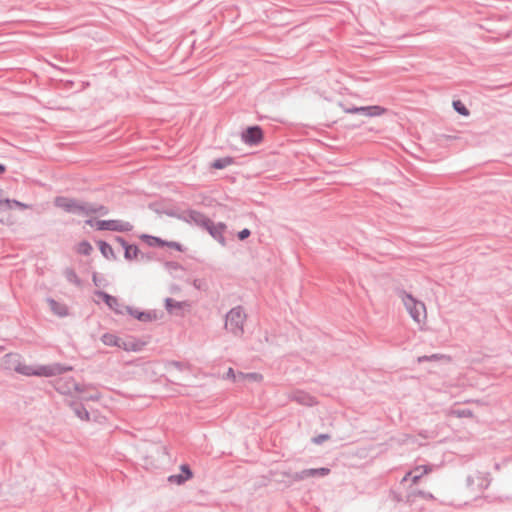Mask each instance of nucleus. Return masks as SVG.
Listing matches in <instances>:
<instances>
[{
	"label": "nucleus",
	"instance_id": "nucleus-11",
	"mask_svg": "<svg viewBox=\"0 0 512 512\" xmlns=\"http://www.w3.org/2000/svg\"><path fill=\"white\" fill-rule=\"evenodd\" d=\"M127 313L141 322H152L157 319L154 311H139L132 307H127Z\"/></svg>",
	"mask_w": 512,
	"mask_h": 512
},
{
	"label": "nucleus",
	"instance_id": "nucleus-29",
	"mask_svg": "<svg viewBox=\"0 0 512 512\" xmlns=\"http://www.w3.org/2000/svg\"><path fill=\"white\" fill-rule=\"evenodd\" d=\"M15 370L18 373L26 375V376H32V375L36 376V368H33L31 366H28V365H18L15 368Z\"/></svg>",
	"mask_w": 512,
	"mask_h": 512
},
{
	"label": "nucleus",
	"instance_id": "nucleus-34",
	"mask_svg": "<svg viewBox=\"0 0 512 512\" xmlns=\"http://www.w3.org/2000/svg\"><path fill=\"white\" fill-rule=\"evenodd\" d=\"M164 246H168L170 248H173L177 251H182V245L175 241H165Z\"/></svg>",
	"mask_w": 512,
	"mask_h": 512
},
{
	"label": "nucleus",
	"instance_id": "nucleus-46",
	"mask_svg": "<svg viewBox=\"0 0 512 512\" xmlns=\"http://www.w3.org/2000/svg\"><path fill=\"white\" fill-rule=\"evenodd\" d=\"M430 357V360H435V359H438V355L437 354H433Z\"/></svg>",
	"mask_w": 512,
	"mask_h": 512
},
{
	"label": "nucleus",
	"instance_id": "nucleus-27",
	"mask_svg": "<svg viewBox=\"0 0 512 512\" xmlns=\"http://www.w3.org/2000/svg\"><path fill=\"white\" fill-rule=\"evenodd\" d=\"M450 415L457 418H471L473 417V412L469 409H452Z\"/></svg>",
	"mask_w": 512,
	"mask_h": 512
},
{
	"label": "nucleus",
	"instance_id": "nucleus-41",
	"mask_svg": "<svg viewBox=\"0 0 512 512\" xmlns=\"http://www.w3.org/2000/svg\"><path fill=\"white\" fill-rule=\"evenodd\" d=\"M412 474H413V470L411 469L410 471H408V472L404 475V477H403V478H402V480H401V483H404V482H406V481H408V480H411V481H412Z\"/></svg>",
	"mask_w": 512,
	"mask_h": 512
},
{
	"label": "nucleus",
	"instance_id": "nucleus-30",
	"mask_svg": "<svg viewBox=\"0 0 512 512\" xmlns=\"http://www.w3.org/2000/svg\"><path fill=\"white\" fill-rule=\"evenodd\" d=\"M453 108L460 115H463V116L469 115V110L466 108V106L460 100L453 101Z\"/></svg>",
	"mask_w": 512,
	"mask_h": 512
},
{
	"label": "nucleus",
	"instance_id": "nucleus-18",
	"mask_svg": "<svg viewBox=\"0 0 512 512\" xmlns=\"http://www.w3.org/2000/svg\"><path fill=\"white\" fill-rule=\"evenodd\" d=\"M102 342L107 346L123 347L124 342L114 334L106 333L101 338Z\"/></svg>",
	"mask_w": 512,
	"mask_h": 512
},
{
	"label": "nucleus",
	"instance_id": "nucleus-38",
	"mask_svg": "<svg viewBox=\"0 0 512 512\" xmlns=\"http://www.w3.org/2000/svg\"><path fill=\"white\" fill-rule=\"evenodd\" d=\"M251 232L249 229L245 228L243 230H241L239 233H238V238L240 240H244L246 238H248L250 236Z\"/></svg>",
	"mask_w": 512,
	"mask_h": 512
},
{
	"label": "nucleus",
	"instance_id": "nucleus-37",
	"mask_svg": "<svg viewBox=\"0 0 512 512\" xmlns=\"http://www.w3.org/2000/svg\"><path fill=\"white\" fill-rule=\"evenodd\" d=\"M327 439H329V436L327 434H320L317 437L313 438V442L315 444H321Z\"/></svg>",
	"mask_w": 512,
	"mask_h": 512
},
{
	"label": "nucleus",
	"instance_id": "nucleus-17",
	"mask_svg": "<svg viewBox=\"0 0 512 512\" xmlns=\"http://www.w3.org/2000/svg\"><path fill=\"white\" fill-rule=\"evenodd\" d=\"M48 303L50 306V309L53 311V313L60 317H65L68 315V308L66 305L58 303L54 299H48Z\"/></svg>",
	"mask_w": 512,
	"mask_h": 512
},
{
	"label": "nucleus",
	"instance_id": "nucleus-25",
	"mask_svg": "<svg viewBox=\"0 0 512 512\" xmlns=\"http://www.w3.org/2000/svg\"><path fill=\"white\" fill-rule=\"evenodd\" d=\"M73 411L75 415L81 420H89V413L81 404H74Z\"/></svg>",
	"mask_w": 512,
	"mask_h": 512
},
{
	"label": "nucleus",
	"instance_id": "nucleus-15",
	"mask_svg": "<svg viewBox=\"0 0 512 512\" xmlns=\"http://www.w3.org/2000/svg\"><path fill=\"white\" fill-rule=\"evenodd\" d=\"M358 110H359V114H362L366 117L380 116V115L384 114L386 111L385 108L378 106V105L362 106V107H359Z\"/></svg>",
	"mask_w": 512,
	"mask_h": 512
},
{
	"label": "nucleus",
	"instance_id": "nucleus-16",
	"mask_svg": "<svg viewBox=\"0 0 512 512\" xmlns=\"http://www.w3.org/2000/svg\"><path fill=\"white\" fill-rule=\"evenodd\" d=\"M76 200L68 197H56L54 204L56 207L63 209L68 213H72Z\"/></svg>",
	"mask_w": 512,
	"mask_h": 512
},
{
	"label": "nucleus",
	"instance_id": "nucleus-43",
	"mask_svg": "<svg viewBox=\"0 0 512 512\" xmlns=\"http://www.w3.org/2000/svg\"><path fill=\"white\" fill-rule=\"evenodd\" d=\"M359 107H352V108H349L346 110L347 113H351V114H356L358 113L359 114Z\"/></svg>",
	"mask_w": 512,
	"mask_h": 512
},
{
	"label": "nucleus",
	"instance_id": "nucleus-26",
	"mask_svg": "<svg viewBox=\"0 0 512 512\" xmlns=\"http://www.w3.org/2000/svg\"><path fill=\"white\" fill-rule=\"evenodd\" d=\"M330 473V469L326 467L321 468H310L308 469V474L310 478L312 477H325Z\"/></svg>",
	"mask_w": 512,
	"mask_h": 512
},
{
	"label": "nucleus",
	"instance_id": "nucleus-45",
	"mask_svg": "<svg viewBox=\"0 0 512 512\" xmlns=\"http://www.w3.org/2000/svg\"><path fill=\"white\" fill-rule=\"evenodd\" d=\"M93 282L96 286L100 285V280H98L96 273L93 274Z\"/></svg>",
	"mask_w": 512,
	"mask_h": 512
},
{
	"label": "nucleus",
	"instance_id": "nucleus-23",
	"mask_svg": "<svg viewBox=\"0 0 512 512\" xmlns=\"http://www.w3.org/2000/svg\"><path fill=\"white\" fill-rule=\"evenodd\" d=\"M64 276L68 282L75 284L76 286L81 285V280L79 279V277L77 276V274L75 273V271L73 269H71V268L65 269Z\"/></svg>",
	"mask_w": 512,
	"mask_h": 512
},
{
	"label": "nucleus",
	"instance_id": "nucleus-42",
	"mask_svg": "<svg viewBox=\"0 0 512 512\" xmlns=\"http://www.w3.org/2000/svg\"><path fill=\"white\" fill-rule=\"evenodd\" d=\"M115 241L118 242L123 247V249L128 245L125 239L120 236L115 237Z\"/></svg>",
	"mask_w": 512,
	"mask_h": 512
},
{
	"label": "nucleus",
	"instance_id": "nucleus-51",
	"mask_svg": "<svg viewBox=\"0 0 512 512\" xmlns=\"http://www.w3.org/2000/svg\"><path fill=\"white\" fill-rule=\"evenodd\" d=\"M92 223H93L92 220H87L86 221V224H88V225H92Z\"/></svg>",
	"mask_w": 512,
	"mask_h": 512
},
{
	"label": "nucleus",
	"instance_id": "nucleus-2",
	"mask_svg": "<svg viewBox=\"0 0 512 512\" xmlns=\"http://www.w3.org/2000/svg\"><path fill=\"white\" fill-rule=\"evenodd\" d=\"M398 296L401 298L407 312L416 323L420 324L425 321L426 307L423 302L417 300L404 290L398 291Z\"/></svg>",
	"mask_w": 512,
	"mask_h": 512
},
{
	"label": "nucleus",
	"instance_id": "nucleus-47",
	"mask_svg": "<svg viewBox=\"0 0 512 512\" xmlns=\"http://www.w3.org/2000/svg\"><path fill=\"white\" fill-rule=\"evenodd\" d=\"M467 483H468V485H471L473 483L472 477L469 476L467 478Z\"/></svg>",
	"mask_w": 512,
	"mask_h": 512
},
{
	"label": "nucleus",
	"instance_id": "nucleus-9",
	"mask_svg": "<svg viewBox=\"0 0 512 512\" xmlns=\"http://www.w3.org/2000/svg\"><path fill=\"white\" fill-rule=\"evenodd\" d=\"M71 368H64L60 364L41 365L36 368V376L51 377L60 375Z\"/></svg>",
	"mask_w": 512,
	"mask_h": 512
},
{
	"label": "nucleus",
	"instance_id": "nucleus-44",
	"mask_svg": "<svg viewBox=\"0 0 512 512\" xmlns=\"http://www.w3.org/2000/svg\"><path fill=\"white\" fill-rule=\"evenodd\" d=\"M424 361H430V357L429 356H420V357H418V362L419 363L424 362Z\"/></svg>",
	"mask_w": 512,
	"mask_h": 512
},
{
	"label": "nucleus",
	"instance_id": "nucleus-12",
	"mask_svg": "<svg viewBox=\"0 0 512 512\" xmlns=\"http://www.w3.org/2000/svg\"><path fill=\"white\" fill-rule=\"evenodd\" d=\"M180 469H181V472H182L181 474L169 476L168 480L171 483H176L178 485H181L185 481H187V480L192 478L193 474H192V471H191V469L189 468L188 465L183 464V465H181Z\"/></svg>",
	"mask_w": 512,
	"mask_h": 512
},
{
	"label": "nucleus",
	"instance_id": "nucleus-50",
	"mask_svg": "<svg viewBox=\"0 0 512 512\" xmlns=\"http://www.w3.org/2000/svg\"><path fill=\"white\" fill-rule=\"evenodd\" d=\"M5 170V167L0 164V172H3Z\"/></svg>",
	"mask_w": 512,
	"mask_h": 512
},
{
	"label": "nucleus",
	"instance_id": "nucleus-7",
	"mask_svg": "<svg viewBox=\"0 0 512 512\" xmlns=\"http://www.w3.org/2000/svg\"><path fill=\"white\" fill-rule=\"evenodd\" d=\"M204 230H206L222 246L226 245V239L224 237L226 225L224 223L219 222L215 224L209 219V224L205 226Z\"/></svg>",
	"mask_w": 512,
	"mask_h": 512
},
{
	"label": "nucleus",
	"instance_id": "nucleus-20",
	"mask_svg": "<svg viewBox=\"0 0 512 512\" xmlns=\"http://www.w3.org/2000/svg\"><path fill=\"white\" fill-rule=\"evenodd\" d=\"M238 378H239V382H244V381L261 382L263 379V376L256 372H252V373L238 372Z\"/></svg>",
	"mask_w": 512,
	"mask_h": 512
},
{
	"label": "nucleus",
	"instance_id": "nucleus-8",
	"mask_svg": "<svg viewBox=\"0 0 512 512\" xmlns=\"http://www.w3.org/2000/svg\"><path fill=\"white\" fill-rule=\"evenodd\" d=\"M262 139L263 132L259 126L249 127L242 133V140L248 145H257L262 141Z\"/></svg>",
	"mask_w": 512,
	"mask_h": 512
},
{
	"label": "nucleus",
	"instance_id": "nucleus-10",
	"mask_svg": "<svg viewBox=\"0 0 512 512\" xmlns=\"http://www.w3.org/2000/svg\"><path fill=\"white\" fill-rule=\"evenodd\" d=\"M289 399L305 406H313L316 404V400L313 396L301 390L290 393Z\"/></svg>",
	"mask_w": 512,
	"mask_h": 512
},
{
	"label": "nucleus",
	"instance_id": "nucleus-33",
	"mask_svg": "<svg viewBox=\"0 0 512 512\" xmlns=\"http://www.w3.org/2000/svg\"><path fill=\"white\" fill-rule=\"evenodd\" d=\"M226 379H231L233 380L234 382H237L239 383V378H238V373H235V371L233 370V368H229L226 372V375L225 377Z\"/></svg>",
	"mask_w": 512,
	"mask_h": 512
},
{
	"label": "nucleus",
	"instance_id": "nucleus-32",
	"mask_svg": "<svg viewBox=\"0 0 512 512\" xmlns=\"http://www.w3.org/2000/svg\"><path fill=\"white\" fill-rule=\"evenodd\" d=\"M92 251V246L87 241H83L79 244L78 252L83 255H89Z\"/></svg>",
	"mask_w": 512,
	"mask_h": 512
},
{
	"label": "nucleus",
	"instance_id": "nucleus-49",
	"mask_svg": "<svg viewBox=\"0 0 512 512\" xmlns=\"http://www.w3.org/2000/svg\"><path fill=\"white\" fill-rule=\"evenodd\" d=\"M193 284H194V286H195L196 288H199V287H200V286H199V283H198V280H194V283H193Z\"/></svg>",
	"mask_w": 512,
	"mask_h": 512
},
{
	"label": "nucleus",
	"instance_id": "nucleus-35",
	"mask_svg": "<svg viewBox=\"0 0 512 512\" xmlns=\"http://www.w3.org/2000/svg\"><path fill=\"white\" fill-rule=\"evenodd\" d=\"M11 202V209L13 207H17V208H20V209H28L30 206L25 204V203H22L20 201H17V200H10Z\"/></svg>",
	"mask_w": 512,
	"mask_h": 512
},
{
	"label": "nucleus",
	"instance_id": "nucleus-22",
	"mask_svg": "<svg viewBox=\"0 0 512 512\" xmlns=\"http://www.w3.org/2000/svg\"><path fill=\"white\" fill-rule=\"evenodd\" d=\"M99 249L102 253V255L107 259L114 258V251L110 244H108L105 241H99L98 242Z\"/></svg>",
	"mask_w": 512,
	"mask_h": 512
},
{
	"label": "nucleus",
	"instance_id": "nucleus-6",
	"mask_svg": "<svg viewBox=\"0 0 512 512\" xmlns=\"http://www.w3.org/2000/svg\"><path fill=\"white\" fill-rule=\"evenodd\" d=\"M95 294L102 298L105 304L115 313L123 315L125 312H127L128 306L121 304L116 297L111 296L103 291H96Z\"/></svg>",
	"mask_w": 512,
	"mask_h": 512
},
{
	"label": "nucleus",
	"instance_id": "nucleus-13",
	"mask_svg": "<svg viewBox=\"0 0 512 512\" xmlns=\"http://www.w3.org/2000/svg\"><path fill=\"white\" fill-rule=\"evenodd\" d=\"M434 465H418L414 467L413 474H412V485L418 484L420 479L429 473H431L434 470Z\"/></svg>",
	"mask_w": 512,
	"mask_h": 512
},
{
	"label": "nucleus",
	"instance_id": "nucleus-5",
	"mask_svg": "<svg viewBox=\"0 0 512 512\" xmlns=\"http://www.w3.org/2000/svg\"><path fill=\"white\" fill-rule=\"evenodd\" d=\"M95 225L101 231L129 232L133 229V225L130 222L123 220H98Z\"/></svg>",
	"mask_w": 512,
	"mask_h": 512
},
{
	"label": "nucleus",
	"instance_id": "nucleus-4",
	"mask_svg": "<svg viewBox=\"0 0 512 512\" xmlns=\"http://www.w3.org/2000/svg\"><path fill=\"white\" fill-rule=\"evenodd\" d=\"M177 218L190 225H195L202 229H204L205 226L209 224V218L206 215L193 209L181 212V214L177 215Z\"/></svg>",
	"mask_w": 512,
	"mask_h": 512
},
{
	"label": "nucleus",
	"instance_id": "nucleus-36",
	"mask_svg": "<svg viewBox=\"0 0 512 512\" xmlns=\"http://www.w3.org/2000/svg\"><path fill=\"white\" fill-rule=\"evenodd\" d=\"M5 209H11L10 199H1L0 198V211Z\"/></svg>",
	"mask_w": 512,
	"mask_h": 512
},
{
	"label": "nucleus",
	"instance_id": "nucleus-19",
	"mask_svg": "<svg viewBox=\"0 0 512 512\" xmlns=\"http://www.w3.org/2000/svg\"><path fill=\"white\" fill-rule=\"evenodd\" d=\"M185 306H187V303L186 302H180V301H175L174 299L172 298H166L165 299V308L166 310L169 312V313H174V311L176 309H183Z\"/></svg>",
	"mask_w": 512,
	"mask_h": 512
},
{
	"label": "nucleus",
	"instance_id": "nucleus-1",
	"mask_svg": "<svg viewBox=\"0 0 512 512\" xmlns=\"http://www.w3.org/2000/svg\"><path fill=\"white\" fill-rule=\"evenodd\" d=\"M247 320V314L242 306H236L230 309L225 315L224 327L227 332L235 337H242L244 326Z\"/></svg>",
	"mask_w": 512,
	"mask_h": 512
},
{
	"label": "nucleus",
	"instance_id": "nucleus-31",
	"mask_svg": "<svg viewBox=\"0 0 512 512\" xmlns=\"http://www.w3.org/2000/svg\"><path fill=\"white\" fill-rule=\"evenodd\" d=\"M143 238H147L148 239V244L150 246H164V243L165 241L158 238V237H154V236H148V235H143Z\"/></svg>",
	"mask_w": 512,
	"mask_h": 512
},
{
	"label": "nucleus",
	"instance_id": "nucleus-39",
	"mask_svg": "<svg viewBox=\"0 0 512 512\" xmlns=\"http://www.w3.org/2000/svg\"><path fill=\"white\" fill-rule=\"evenodd\" d=\"M165 267L168 269V270H177V269H182V267L177 263V262H167L165 264Z\"/></svg>",
	"mask_w": 512,
	"mask_h": 512
},
{
	"label": "nucleus",
	"instance_id": "nucleus-14",
	"mask_svg": "<svg viewBox=\"0 0 512 512\" xmlns=\"http://www.w3.org/2000/svg\"><path fill=\"white\" fill-rule=\"evenodd\" d=\"M417 497H421L426 500H434V495L430 492H426L423 490H411L406 495V502L410 505L414 504Z\"/></svg>",
	"mask_w": 512,
	"mask_h": 512
},
{
	"label": "nucleus",
	"instance_id": "nucleus-48",
	"mask_svg": "<svg viewBox=\"0 0 512 512\" xmlns=\"http://www.w3.org/2000/svg\"><path fill=\"white\" fill-rule=\"evenodd\" d=\"M89 399H91V400H98L99 399V395L91 396Z\"/></svg>",
	"mask_w": 512,
	"mask_h": 512
},
{
	"label": "nucleus",
	"instance_id": "nucleus-21",
	"mask_svg": "<svg viewBox=\"0 0 512 512\" xmlns=\"http://www.w3.org/2000/svg\"><path fill=\"white\" fill-rule=\"evenodd\" d=\"M283 475L290 478L292 481H295V482L310 478V476L308 474V469H304L300 472H295V473L284 472Z\"/></svg>",
	"mask_w": 512,
	"mask_h": 512
},
{
	"label": "nucleus",
	"instance_id": "nucleus-40",
	"mask_svg": "<svg viewBox=\"0 0 512 512\" xmlns=\"http://www.w3.org/2000/svg\"><path fill=\"white\" fill-rule=\"evenodd\" d=\"M169 365L175 367L178 370H183L184 367H185V365L183 363L178 362V361H172V362L169 363Z\"/></svg>",
	"mask_w": 512,
	"mask_h": 512
},
{
	"label": "nucleus",
	"instance_id": "nucleus-3",
	"mask_svg": "<svg viewBox=\"0 0 512 512\" xmlns=\"http://www.w3.org/2000/svg\"><path fill=\"white\" fill-rule=\"evenodd\" d=\"M108 212V208L103 205L81 202L77 200L72 211L73 214L81 216H90L92 214H99L101 216H105L108 214Z\"/></svg>",
	"mask_w": 512,
	"mask_h": 512
},
{
	"label": "nucleus",
	"instance_id": "nucleus-24",
	"mask_svg": "<svg viewBox=\"0 0 512 512\" xmlns=\"http://www.w3.org/2000/svg\"><path fill=\"white\" fill-rule=\"evenodd\" d=\"M138 252H139V249L136 245H131V244H128L125 248H124V257L127 259V260H132V259H136L137 256H138Z\"/></svg>",
	"mask_w": 512,
	"mask_h": 512
},
{
	"label": "nucleus",
	"instance_id": "nucleus-28",
	"mask_svg": "<svg viewBox=\"0 0 512 512\" xmlns=\"http://www.w3.org/2000/svg\"><path fill=\"white\" fill-rule=\"evenodd\" d=\"M231 163L232 158L230 157L219 158L212 163V167L215 169H223L229 166Z\"/></svg>",
	"mask_w": 512,
	"mask_h": 512
}]
</instances>
